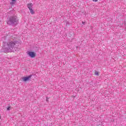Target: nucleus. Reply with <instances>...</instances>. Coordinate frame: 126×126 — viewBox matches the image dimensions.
<instances>
[{
	"label": "nucleus",
	"instance_id": "f257e3e1",
	"mask_svg": "<svg viewBox=\"0 0 126 126\" xmlns=\"http://www.w3.org/2000/svg\"><path fill=\"white\" fill-rule=\"evenodd\" d=\"M17 19V17L16 16L10 17L7 20V23L10 25L11 24H13L15 22H16V20Z\"/></svg>",
	"mask_w": 126,
	"mask_h": 126
},
{
	"label": "nucleus",
	"instance_id": "f03ea898",
	"mask_svg": "<svg viewBox=\"0 0 126 126\" xmlns=\"http://www.w3.org/2000/svg\"><path fill=\"white\" fill-rule=\"evenodd\" d=\"M27 54L32 58H35V57H36V53L34 52L29 51L27 52Z\"/></svg>",
	"mask_w": 126,
	"mask_h": 126
},
{
	"label": "nucleus",
	"instance_id": "7ed1b4c3",
	"mask_svg": "<svg viewBox=\"0 0 126 126\" xmlns=\"http://www.w3.org/2000/svg\"><path fill=\"white\" fill-rule=\"evenodd\" d=\"M27 7H28L29 9H32V7H33V4L32 3H28L27 4Z\"/></svg>",
	"mask_w": 126,
	"mask_h": 126
},
{
	"label": "nucleus",
	"instance_id": "20e7f679",
	"mask_svg": "<svg viewBox=\"0 0 126 126\" xmlns=\"http://www.w3.org/2000/svg\"><path fill=\"white\" fill-rule=\"evenodd\" d=\"M32 76H33V75H30L29 76L23 78V79H30V78H32Z\"/></svg>",
	"mask_w": 126,
	"mask_h": 126
},
{
	"label": "nucleus",
	"instance_id": "39448f33",
	"mask_svg": "<svg viewBox=\"0 0 126 126\" xmlns=\"http://www.w3.org/2000/svg\"><path fill=\"white\" fill-rule=\"evenodd\" d=\"M29 10H30V12H31V13L32 14H34V13H35L34 12V10L32 9H32H29Z\"/></svg>",
	"mask_w": 126,
	"mask_h": 126
},
{
	"label": "nucleus",
	"instance_id": "423d86ee",
	"mask_svg": "<svg viewBox=\"0 0 126 126\" xmlns=\"http://www.w3.org/2000/svg\"><path fill=\"white\" fill-rule=\"evenodd\" d=\"M94 74L95 75H99V72H98L97 71H95L94 72Z\"/></svg>",
	"mask_w": 126,
	"mask_h": 126
},
{
	"label": "nucleus",
	"instance_id": "0eeeda50",
	"mask_svg": "<svg viewBox=\"0 0 126 126\" xmlns=\"http://www.w3.org/2000/svg\"><path fill=\"white\" fill-rule=\"evenodd\" d=\"M16 0H12V2H10V4H14V1H15Z\"/></svg>",
	"mask_w": 126,
	"mask_h": 126
},
{
	"label": "nucleus",
	"instance_id": "6e6552de",
	"mask_svg": "<svg viewBox=\"0 0 126 126\" xmlns=\"http://www.w3.org/2000/svg\"><path fill=\"white\" fill-rule=\"evenodd\" d=\"M23 81L24 82H27V81H28V79H24V80H23Z\"/></svg>",
	"mask_w": 126,
	"mask_h": 126
},
{
	"label": "nucleus",
	"instance_id": "1a4fd4ad",
	"mask_svg": "<svg viewBox=\"0 0 126 126\" xmlns=\"http://www.w3.org/2000/svg\"><path fill=\"white\" fill-rule=\"evenodd\" d=\"M7 111H9V110H10V107H8L7 108Z\"/></svg>",
	"mask_w": 126,
	"mask_h": 126
},
{
	"label": "nucleus",
	"instance_id": "9d476101",
	"mask_svg": "<svg viewBox=\"0 0 126 126\" xmlns=\"http://www.w3.org/2000/svg\"><path fill=\"white\" fill-rule=\"evenodd\" d=\"M14 45H15L14 43H12V44L11 45V46H14Z\"/></svg>",
	"mask_w": 126,
	"mask_h": 126
},
{
	"label": "nucleus",
	"instance_id": "9b49d317",
	"mask_svg": "<svg viewBox=\"0 0 126 126\" xmlns=\"http://www.w3.org/2000/svg\"><path fill=\"white\" fill-rule=\"evenodd\" d=\"M93 1H98V0H93Z\"/></svg>",
	"mask_w": 126,
	"mask_h": 126
},
{
	"label": "nucleus",
	"instance_id": "f8f14e48",
	"mask_svg": "<svg viewBox=\"0 0 126 126\" xmlns=\"http://www.w3.org/2000/svg\"><path fill=\"white\" fill-rule=\"evenodd\" d=\"M82 24H85V22H82Z\"/></svg>",
	"mask_w": 126,
	"mask_h": 126
},
{
	"label": "nucleus",
	"instance_id": "ddd939ff",
	"mask_svg": "<svg viewBox=\"0 0 126 126\" xmlns=\"http://www.w3.org/2000/svg\"><path fill=\"white\" fill-rule=\"evenodd\" d=\"M73 97H74V98H75V96H73Z\"/></svg>",
	"mask_w": 126,
	"mask_h": 126
}]
</instances>
